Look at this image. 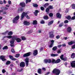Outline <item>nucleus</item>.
<instances>
[{
  "label": "nucleus",
  "mask_w": 75,
  "mask_h": 75,
  "mask_svg": "<svg viewBox=\"0 0 75 75\" xmlns=\"http://www.w3.org/2000/svg\"><path fill=\"white\" fill-rule=\"evenodd\" d=\"M27 14H28V12H23L22 13V14L21 16V20H22L24 18L25 16L27 19H29L30 17L28 16V15Z\"/></svg>",
  "instance_id": "f257e3e1"
},
{
  "label": "nucleus",
  "mask_w": 75,
  "mask_h": 75,
  "mask_svg": "<svg viewBox=\"0 0 75 75\" xmlns=\"http://www.w3.org/2000/svg\"><path fill=\"white\" fill-rule=\"evenodd\" d=\"M53 73L55 74L56 75H59L60 74V71L57 69H55L53 70Z\"/></svg>",
  "instance_id": "f03ea898"
},
{
  "label": "nucleus",
  "mask_w": 75,
  "mask_h": 75,
  "mask_svg": "<svg viewBox=\"0 0 75 75\" xmlns=\"http://www.w3.org/2000/svg\"><path fill=\"white\" fill-rule=\"evenodd\" d=\"M19 18H20V16H16L13 20V23H17V21L18 20V19H19Z\"/></svg>",
  "instance_id": "7ed1b4c3"
},
{
  "label": "nucleus",
  "mask_w": 75,
  "mask_h": 75,
  "mask_svg": "<svg viewBox=\"0 0 75 75\" xmlns=\"http://www.w3.org/2000/svg\"><path fill=\"white\" fill-rule=\"evenodd\" d=\"M49 37L51 38H52L54 37V32L53 31H51V32H49Z\"/></svg>",
  "instance_id": "20e7f679"
},
{
  "label": "nucleus",
  "mask_w": 75,
  "mask_h": 75,
  "mask_svg": "<svg viewBox=\"0 0 75 75\" xmlns=\"http://www.w3.org/2000/svg\"><path fill=\"white\" fill-rule=\"evenodd\" d=\"M25 63L26 65V67H27L28 65V62H29V59L28 57H26L25 59Z\"/></svg>",
  "instance_id": "39448f33"
},
{
  "label": "nucleus",
  "mask_w": 75,
  "mask_h": 75,
  "mask_svg": "<svg viewBox=\"0 0 75 75\" xmlns=\"http://www.w3.org/2000/svg\"><path fill=\"white\" fill-rule=\"evenodd\" d=\"M30 54L31 52H29L28 53H25L23 54V57H28L30 55Z\"/></svg>",
  "instance_id": "423d86ee"
},
{
  "label": "nucleus",
  "mask_w": 75,
  "mask_h": 75,
  "mask_svg": "<svg viewBox=\"0 0 75 75\" xmlns=\"http://www.w3.org/2000/svg\"><path fill=\"white\" fill-rule=\"evenodd\" d=\"M0 59H1L2 61H6V59H5V57L4 56H1L0 57Z\"/></svg>",
  "instance_id": "0eeeda50"
},
{
  "label": "nucleus",
  "mask_w": 75,
  "mask_h": 75,
  "mask_svg": "<svg viewBox=\"0 0 75 75\" xmlns=\"http://www.w3.org/2000/svg\"><path fill=\"white\" fill-rule=\"evenodd\" d=\"M71 65L72 68H75V61H73L71 62Z\"/></svg>",
  "instance_id": "6e6552de"
},
{
  "label": "nucleus",
  "mask_w": 75,
  "mask_h": 75,
  "mask_svg": "<svg viewBox=\"0 0 75 75\" xmlns=\"http://www.w3.org/2000/svg\"><path fill=\"white\" fill-rule=\"evenodd\" d=\"M30 22H28L26 21H24L23 22V24L25 25H30Z\"/></svg>",
  "instance_id": "1a4fd4ad"
},
{
  "label": "nucleus",
  "mask_w": 75,
  "mask_h": 75,
  "mask_svg": "<svg viewBox=\"0 0 75 75\" xmlns=\"http://www.w3.org/2000/svg\"><path fill=\"white\" fill-rule=\"evenodd\" d=\"M50 9H53V6H49V7L47 8V13H49L48 11L50 10Z\"/></svg>",
  "instance_id": "9d476101"
},
{
  "label": "nucleus",
  "mask_w": 75,
  "mask_h": 75,
  "mask_svg": "<svg viewBox=\"0 0 75 75\" xmlns=\"http://www.w3.org/2000/svg\"><path fill=\"white\" fill-rule=\"evenodd\" d=\"M20 67H25V63L23 62H21L20 64Z\"/></svg>",
  "instance_id": "9b49d317"
},
{
  "label": "nucleus",
  "mask_w": 75,
  "mask_h": 75,
  "mask_svg": "<svg viewBox=\"0 0 75 75\" xmlns=\"http://www.w3.org/2000/svg\"><path fill=\"white\" fill-rule=\"evenodd\" d=\"M9 58H10L11 59V60H12L13 61H16V59L13 58V56L11 55H9Z\"/></svg>",
  "instance_id": "f8f14e48"
},
{
  "label": "nucleus",
  "mask_w": 75,
  "mask_h": 75,
  "mask_svg": "<svg viewBox=\"0 0 75 75\" xmlns=\"http://www.w3.org/2000/svg\"><path fill=\"white\" fill-rule=\"evenodd\" d=\"M20 5L22 7H24L25 6V3L24 2L21 3L20 4Z\"/></svg>",
  "instance_id": "ddd939ff"
},
{
  "label": "nucleus",
  "mask_w": 75,
  "mask_h": 75,
  "mask_svg": "<svg viewBox=\"0 0 75 75\" xmlns=\"http://www.w3.org/2000/svg\"><path fill=\"white\" fill-rule=\"evenodd\" d=\"M51 42L52 43L49 46L50 48H51V47H52L53 44H54V40H51Z\"/></svg>",
  "instance_id": "4468645a"
},
{
  "label": "nucleus",
  "mask_w": 75,
  "mask_h": 75,
  "mask_svg": "<svg viewBox=\"0 0 75 75\" xmlns=\"http://www.w3.org/2000/svg\"><path fill=\"white\" fill-rule=\"evenodd\" d=\"M56 16L57 18H61V15L59 13H57L56 14Z\"/></svg>",
  "instance_id": "2eb2a0df"
},
{
  "label": "nucleus",
  "mask_w": 75,
  "mask_h": 75,
  "mask_svg": "<svg viewBox=\"0 0 75 75\" xmlns=\"http://www.w3.org/2000/svg\"><path fill=\"white\" fill-rule=\"evenodd\" d=\"M38 54V51H37V50H34L33 53V54L35 56L37 55Z\"/></svg>",
  "instance_id": "dca6fc26"
},
{
  "label": "nucleus",
  "mask_w": 75,
  "mask_h": 75,
  "mask_svg": "<svg viewBox=\"0 0 75 75\" xmlns=\"http://www.w3.org/2000/svg\"><path fill=\"white\" fill-rule=\"evenodd\" d=\"M16 40L17 41V42H20L21 41V40L19 38H16Z\"/></svg>",
  "instance_id": "f3484780"
},
{
  "label": "nucleus",
  "mask_w": 75,
  "mask_h": 75,
  "mask_svg": "<svg viewBox=\"0 0 75 75\" xmlns=\"http://www.w3.org/2000/svg\"><path fill=\"white\" fill-rule=\"evenodd\" d=\"M17 38L14 35L12 36V40H16Z\"/></svg>",
  "instance_id": "a211bd4d"
},
{
  "label": "nucleus",
  "mask_w": 75,
  "mask_h": 75,
  "mask_svg": "<svg viewBox=\"0 0 75 75\" xmlns=\"http://www.w3.org/2000/svg\"><path fill=\"white\" fill-rule=\"evenodd\" d=\"M71 28L69 27L67 29V31H68V32H69V33H70L71 31Z\"/></svg>",
  "instance_id": "6ab92c4d"
},
{
  "label": "nucleus",
  "mask_w": 75,
  "mask_h": 75,
  "mask_svg": "<svg viewBox=\"0 0 75 75\" xmlns=\"http://www.w3.org/2000/svg\"><path fill=\"white\" fill-rule=\"evenodd\" d=\"M75 42L74 41H71L68 43V45H72V44H74Z\"/></svg>",
  "instance_id": "aec40b11"
},
{
  "label": "nucleus",
  "mask_w": 75,
  "mask_h": 75,
  "mask_svg": "<svg viewBox=\"0 0 75 75\" xmlns=\"http://www.w3.org/2000/svg\"><path fill=\"white\" fill-rule=\"evenodd\" d=\"M53 23H54L53 21H51L49 22L48 23V25L49 26L51 25V24H52Z\"/></svg>",
  "instance_id": "412c9836"
},
{
  "label": "nucleus",
  "mask_w": 75,
  "mask_h": 75,
  "mask_svg": "<svg viewBox=\"0 0 75 75\" xmlns=\"http://www.w3.org/2000/svg\"><path fill=\"white\" fill-rule=\"evenodd\" d=\"M61 62V60L60 59H57L56 61L55 64H57L58 63H59Z\"/></svg>",
  "instance_id": "4be33fe9"
},
{
  "label": "nucleus",
  "mask_w": 75,
  "mask_h": 75,
  "mask_svg": "<svg viewBox=\"0 0 75 75\" xmlns=\"http://www.w3.org/2000/svg\"><path fill=\"white\" fill-rule=\"evenodd\" d=\"M39 12L37 10L35 11V12L34 13L35 16H37V15H38V13Z\"/></svg>",
  "instance_id": "5701e85b"
},
{
  "label": "nucleus",
  "mask_w": 75,
  "mask_h": 75,
  "mask_svg": "<svg viewBox=\"0 0 75 75\" xmlns=\"http://www.w3.org/2000/svg\"><path fill=\"white\" fill-rule=\"evenodd\" d=\"M33 30H31L28 31L27 33V34H31V33H32L33 32Z\"/></svg>",
  "instance_id": "b1692460"
},
{
  "label": "nucleus",
  "mask_w": 75,
  "mask_h": 75,
  "mask_svg": "<svg viewBox=\"0 0 75 75\" xmlns=\"http://www.w3.org/2000/svg\"><path fill=\"white\" fill-rule=\"evenodd\" d=\"M24 11V9L22 8H20V9H19L18 10V11H20L21 12H23Z\"/></svg>",
  "instance_id": "393cba45"
},
{
  "label": "nucleus",
  "mask_w": 75,
  "mask_h": 75,
  "mask_svg": "<svg viewBox=\"0 0 75 75\" xmlns=\"http://www.w3.org/2000/svg\"><path fill=\"white\" fill-rule=\"evenodd\" d=\"M37 24V21L36 20L33 21V25H36Z\"/></svg>",
  "instance_id": "a878e982"
},
{
  "label": "nucleus",
  "mask_w": 75,
  "mask_h": 75,
  "mask_svg": "<svg viewBox=\"0 0 75 75\" xmlns=\"http://www.w3.org/2000/svg\"><path fill=\"white\" fill-rule=\"evenodd\" d=\"M53 13H50L49 14V16L51 17H53Z\"/></svg>",
  "instance_id": "bb28decb"
},
{
  "label": "nucleus",
  "mask_w": 75,
  "mask_h": 75,
  "mask_svg": "<svg viewBox=\"0 0 75 75\" xmlns=\"http://www.w3.org/2000/svg\"><path fill=\"white\" fill-rule=\"evenodd\" d=\"M75 57V54L74 53H72L71 56V57L72 58H74V57Z\"/></svg>",
  "instance_id": "cd10ccee"
},
{
  "label": "nucleus",
  "mask_w": 75,
  "mask_h": 75,
  "mask_svg": "<svg viewBox=\"0 0 75 75\" xmlns=\"http://www.w3.org/2000/svg\"><path fill=\"white\" fill-rule=\"evenodd\" d=\"M22 40H23V41H25L26 40V38L24 36H22L21 37Z\"/></svg>",
  "instance_id": "c85d7f7f"
},
{
  "label": "nucleus",
  "mask_w": 75,
  "mask_h": 75,
  "mask_svg": "<svg viewBox=\"0 0 75 75\" xmlns=\"http://www.w3.org/2000/svg\"><path fill=\"white\" fill-rule=\"evenodd\" d=\"M38 72L39 74H41V69H39L38 71Z\"/></svg>",
  "instance_id": "c756f323"
},
{
  "label": "nucleus",
  "mask_w": 75,
  "mask_h": 75,
  "mask_svg": "<svg viewBox=\"0 0 75 75\" xmlns=\"http://www.w3.org/2000/svg\"><path fill=\"white\" fill-rule=\"evenodd\" d=\"M56 61H55V59H53L52 61V64H55Z\"/></svg>",
  "instance_id": "7c9ffc66"
},
{
  "label": "nucleus",
  "mask_w": 75,
  "mask_h": 75,
  "mask_svg": "<svg viewBox=\"0 0 75 75\" xmlns=\"http://www.w3.org/2000/svg\"><path fill=\"white\" fill-rule=\"evenodd\" d=\"M57 49V47L55 46L53 47L52 48V50L53 51H55Z\"/></svg>",
  "instance_id": "2f4dec72"
},
{
  "label": "nucleus",
  "mask_w": 75,
  "mask_h": 75,
  "mask_svg": "<svg viewBox=\"0 0 75 75\" xmlns=\"http://www.w3.org/2000/svg\"><path fill=\"white\" fill-rule=\"evenodd\" d=\"M71 6L72 7V8H73V9H74V8H75V4H72Z\"/></svg>",
  "instance_id": "473e14b6"
},
{
  "label": "nucleus",
  "mask_w": 75,
  "mask_h": 75,
  "mask_svg": "<svg viewBox=\"0 0 75 75\" xmlns=\"http://www.w3.org/2000/svg\"><path fill=\"white\" fill-rule=\"evenodd\" d=\"M8 32V31H6L2 33L3 35H6V34H7V33Z\"/></svg>",
  "instance_id": "72a5a7b5"
},
{
  "label": "nucleus",
  "mask_w": 75,
  "mask_h": 75,
  "mask_svg": "<svg viewBox=\"0 0 75 75\" xmlns=\"http://www.w3.org/2000/svg\"><path fill=\"white\" fill-rule=\"evenodd\" d=\"M26 0V4H27V3H28L31 2V0Z\"/></svg>",
  "instance_id": "f704fd0d"
},
{
  "label": "nucleus",
  "mask_w": 75,
  "mask_h": 75,
  "mask_svg": "<svg viewBox=\"0 0 75 75\" xmlns=\"http://www.w3.org/2000/svg\"><path fill=\"white\" fill-rule=\"evenodd\" d=\"M8 49V47H7V46H5L3 48V50H7Z\"/></svg>",
  "instance_id": "c9c22d12"
},
{
  "label": "nucleus",
  "mask_w": 75,
  "mask_h": 75,
  "mask_svg": "<svg viewBox=\"0 0 75 75\" xmlns=\"http://www.w3.org/2000/svg\"><path fill=\"white\" fill-rule=\"evenodd\" d=\"M10 63H11V62H10V61H7L6 63V65H8L9 64H10Z\"/></svg>",
  "instance_id": "e433bc0d"
},
{
  "label": "nucleus",
  "mask_w": 75,
  "mask_h": 75,
  "mask_svg": "<svg viewBox=\"0 0 75 75\" xmlns=\"http://www.w3.org/2000/svg\"><path fill=\"white\" fill-rule=\"evenodd\" d=\"M66 18L69 20H70V19H71V17L70 16H68Z\"/></svg>",
  "instance_id": "4c0bfd02"
},
{
  "label": "nucleus",
  "mask_w": 75,
  "mask_h": 75,
  "mask_svg": "<svg viewBox=\"0 0 75 75\" xmlns=\"http://www.w3.org/2000/svg\"><path fill=\"white\" fill-rule=\"evenodd\" d=\"M63 25H64V23H62L59 25V27H62Z\"/></svg>",
  "instance_id": "58836bf2"
},
{
  "label": "nucleus",
  "mask_w": 75,
  "mask_h": 75,
  "mask_svg": "<svg viewBox=\"0 0 75 75\" xmlns=\"http://www.w3.org/2000/svg\"><path fill=\"white\" fill-rule=\"evenodd\" d=\"M6 38H8L10 39V38H12V36L11 35L7 36H6Z\"/></svg>",
  "instance_id": "ea45409f"
},
{
  "label": "nucleus",
  "mask_w": 75,
  "mask_h": 75,
  "mask_svg": "<svg viewBox=\"0 0 75 75\" xmlns=\"http://www.w3.org/2000/svg\"><path fill=\"white\" fill-rule=\"evenodd\" d=\"M13 34V32L12 31L9 32L8 33V35H12Z\"/></svg>",
  "instance_id": "a19ab883"
},
{
  "label": "nucleus",
  "mask_w": 75,
  "mask_h": 75,
  "mask_svg": "<svg viewBox=\"0 0 75 75\" xmlns=\"http://www.w3.org/2000/svg\"><path fill=\"white\" fill-rule=\"evenodd\" d=\"M14 41H15V40H12L10 42L11 44H14Z\"/></svg>",
  "instance_id": "79ce46f5"
},
{
  "label": "nucleus",
  "mask_w": 75,
  "mask_h": 75,
  "mask_svg": "<svg viewBox=\"0 0 75 75\" xmlns=\"http://www.w3.org/2000/svg\"><path fill=\"white\" fill-rule=\"evenodd\" d=\"M62 60L63 61H67V57L63 58Z\"/></svg>",
  "instance_id": "37998d69"
},
{
  "label": "nucleus",
  "mask_w": 75,
  "mask_h": 75,
  "mask_svg": "<svg viewBox=\"0 0 75 75\" xmlns=\"http://www.w3.org/2000/svg\"><path fill=\"white\" fill-rule=\"evenodd\" d=\"M52 62V61L50 59H49L47 60V62H48V63H51Z\"/></svg>",
  "instance_id": "c03bdc74"
},
{
  "label": "nucleus",
  "mask_w": 75,
  "mask_h": 75,
  "mask_svg": "<svg viewBox=\"0 0 75 75\" xmlns=\"http://www.w3.org/2000/svg\"><path fill=\"white\" fill-rule=\"evenodd\" d=\"M33 6L35 7H38V5L35 4H33Z\"/></svg>",
  "instance_id": "a18cd8bd"
},
{
  "label": "nucleus",
  "mask_w": 75,
  "mask_h": 75,
  "mask_svg": "<svg viewBox=\"0 0 75 75\" xmlns=\"http://www.w3.org/2000/svg\"><path fill=\"white\" fill-rule=\"evenodd\" d=\"M8 9V8L7 7H5L4 9L3 10L6 11V10H7Z\"/></svg>",
  "instance_id": "49530a36"
},
{
  "label": "nucleus",
  "mask_w": 75,
  "mask_h": 75,
  "mask_svg": "<svg viewBox=\"0 0 75 75\" xmlns=\"http://www.w3.org/2000/svg\"><path fill=\"white\" fill-rule=\"evenodd\" d=\"M44 62L45 64H47V59H45L44 60Z\"/></svg>",
  "instance_id": "de8ad7c7"
},
{
  "label": "nucleus",
  "mask_w": 75,
  "mask_h": 75,
  "mask_svg": "<svg viewBox=\"0 0 75 75\" xmlns=\"http://www.w3.org/2000/svg\"><path fill=\"white\" fill-rule=\"evenodd\" d=\"M40 9L42 11H44V8L42 6H41L40 7Z\"/></svg>",
  "instance_id": "09e8293b"
},
{
  "label": "nucleus",
  "mask_w": 75,
  "mask_h": 75,
  "mask_svg": "<svg viewBox=\"0 0 75 75\" xmlns=\"http://www.w3.org/2000/svg\"><path fill=\"white\" fill-rule=\"evenodd\" d=\"M63 57L64 55H62L61 56H60V58L61 59H62H62H63V58H64V57Z\"/></svg>",
  "instance_id": "8fccbe9b"
},
{
  "label": "nucleus",
  "mask_w": 75,
  "mask_h": 75,
  "mask_svg": "<svg viewBox=\"0 0 75 75\" xmlns=\"http://www.w3.org/2000/svg\"><path fill=\"white\" fill-rule=\"evenodd\" d=\"M43 18L45 19V20H47V16H45L43 17Z\"/></svg>",
  "instance_id": "3c124183"
},
{
  "label": "nucleus",
  "mask_w": 75,
  "mask_h": 75,
  "mask_svg": "<svg viewBox=\"0 0 75 75\" xmlns=\"http://www.w3.org/2000/svg\"><path fill=\"white\" fill-rule=\"evenodd\" d=\"M11 52L13 53H15V51H14V49H11Z\"/></svg>",
  "instance_id": "603ef678"
},
{
  "label": "nucleus",
  "mask_w": 75,
  "mask_h": 75,
  "mask_svg": "<svg viewBox=\"0 0 75 75\" xmlns=\"http://www.w3.org/2000/svg\"><path fill=\"white\" fill-rule=\"evenodd\" d=\"M64 23L65 24H66L67 23H68V21L65 20L64 21Z\"/></svg>",
  "instance_id": "864d4df0"
},
{
  "label": "nucleus",
  "mask_w": 75,
  "mask_h": 75,
  "mask_svg": "<svg viewBox=\"0 0 75 75\" xmlns=\"http://www.w3.org/2000/svg\"><path fill=\"white\" fill-rule=\"evenodd\" d=\"M19 56L20 54H18L16 55L15 57H16V58H18V57H19Z\"/></svg>",
  "instance_id": "5fc2aeb1"
},
{
  "label": "nucleus",
  "mask_w": 75,
  "mask_h": 75,
  "mask_svg": "<svg viewBox=\"0 0 75 75\" xmlns=\"http://www.w3.org/2000/svg\"><path fill=\"white\" fill-rule=\"evenodd\" d=\"M45 23V22H44V21L43 20L41 21L40 22L41 24H44Z\"/></svg>",
  "instance_id": "6e6d98bb"
},
{
  "label": "nucleus",
  "mask_w": 75,
  "mask_h": 75,
  "mask_svg": "<svg viewBox=\"0 0 75 75\" xmlns=\"http://www.w3.org/2000/svg\"><path fill=\"white\" fill-rule=\"evenodd\" d=\"M56 38L57 39H59V38H60V36H59V35H57L56 36Z\"/></svg>",
  "instance_id": "4d7b16f0"
},
{
  "label": "nucleus",
  "mask_w": 75,
  "mask_h": 75,
  "mask_svg": "<svg viewBox=\"0 0 75 75\" xmlns=\"http://www.w3.org/2000/svg\"><path fill=\"white\" fill-rule=\"evenodd\" d=\"M57 53L58 54H60L61 52V50H59L57 51Z\"/></svg>",
  "instance_id": "13d9d810"
},
{
  "label": "nucleus",
  "mask_w": 75,
  "mask_h": 75,
  "mask_svg": "<svg viewBox=\"0 0 75 75\" xmlns=\"http://www.w3.org/2000/svg\"><path fill=\"white\" fill-rule=\"evenodd\" d=\"M75 16H74L73 17H72L71 18V20H75Z\"/></svg>",
  "instance_id": "bf43d9fd"
},
{
  "label": "nucleus",
  "mask_w": 75,
  "mask_h": 75,
  "mask_svg": "<svg viewBox=\"0 0 75 75\" xmlns=\"http://www.w3.org/2000/svg\"><path fill=\"white\" fill-rule=\"evenodd\" d=\"M64 40H67V39H68V38L67 37H64Z\"/></svg>",
  "instance_id": "052dcab7"
},
{
  "label": "nucleus",
  "mask_w": 75,
  "mask_h": 75,
  "mask_svg": "<svg viewBox=\"0 0 75 75\" xmlns=\"http://www.w3.org/2000/svg\"><path fill=\"white\" fill-rule=\"evenodd\" d=\"M2 72L3 73H5L6 72V70L4 69H3L2 70Z\"/></svg>",
  "instance_id": "680f3d73"
},
{
  "label": "nucleus",
  "mask_w": 75,
  "mask_h": 75,
  "mask_svg": "<svg viewBox=\"0 0 75 75\" xmlns=\"http://www.w3.org/2000/svg\"><path fill=\"white\" fill-rule=\"evenodd\" d=\"M3 14H7V12H6V11H4L3 12Z\"/></svg>",
  "instance_id": "e2e57ef3"
},
{
  "label": "nucleus",
  "mask_w": 75,
  "mask_h": 75,
  "mask_svg": "<svg viewBox=\"0 0 75 75\" xmlns=\"http://www.w3.org/2000/svg\"><path fill=\"white\" fill-rule=\"evenodd\" d=\"M58 54H54V57H58Z\"/></svg>",
  "instance_id": "0e129e2a"
},
{
  "label": "nucleus",
  "mask_w": 75,
  "mask_h": 75,
  "mask_svg": "<svg viewBox=\"0 0 75 75\" xmlns=\"http://www.w3.org/2000/svg\"><path fill=\"white\" fill-rule=\"evenodd\" d=\"M44 7L46 8L47 7V4H45L44 6Z\"/></svg>",
  "instance_id": "69168bd1"
},
{
  "label": "nucleus",
  "mask_w": 75,
  "mask_h": 75,
  "mask_svg": "<svg viewBox=\"0 0 75 75\" xmlns=\"http://www.w3.org/2000/svg\"><path fill=\"white\" fill-rule=\"evenodd\" d=\"M11 47H14V45L13 44H10Z\"/></svg>",
  "instance_id": "338daca9"
},
{
  "label": "nucleus",
  "mask_w": 75,
  "mask_h": 75,
  "mask_svg": "<svg viewBox=\"0 0 75 75\" xmlns=\"http://www.w3.org/2000/svg\"><path fill=\"white\" fill-rule=\"evenodd\" d=\"M8 3L9 4H11V2L10 1H8Z\"/></svg>",
  "instance_id": "774afa93"
}]
</instances>
